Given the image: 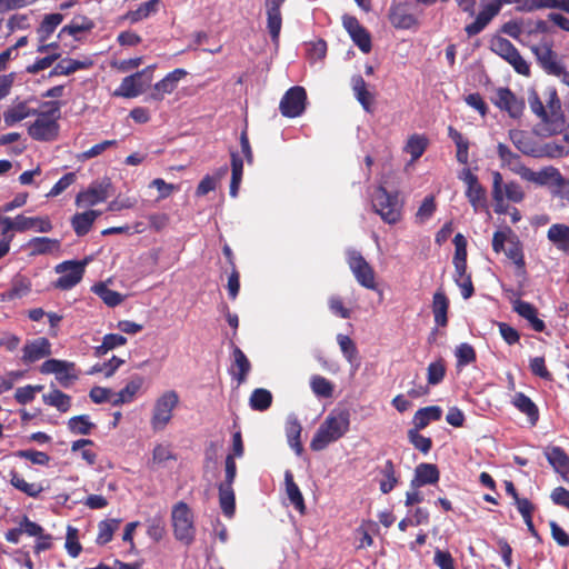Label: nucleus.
<instances>
[{"mask_svg":"<svg viewBox=\"0 0 569 569\" xmlns=\"http://www.w3.org/2000/svg\"><path fill=\"white\" fill-rule=\"evenodd\" d=\"M350 427V412L348 409L332 410L320 425L315 433L310 448L313 451H321L329 443L342 438Z\"/></svg>","mask_w":569,"mask_h":569,"instance_id":"1","label":"nucleus"},{"mask_svg":"<svg viewBox=\"0 0 569 569\" xmlns=\"http://www.w3.org/2000/svg\"><path fill=\"white\" fill-rule=\"evenodd\" d=\"M46 110L38 111L37 119L28 128L29 136L37 141H53L59 136L60 101H47L42 104Z\"/></svg>","mask_w":569,"mask_h":569,"instance_id":"2","label":"nucleus"},{"mask_svg":"<svg viewBox=\"0 0 569 569\" xmlns=\"http://www.w3.org/2000/svg\"><path fill=\"white\" fill-rule=\"evenodd\" d=\"M492 250L496 253L503 251L507 258L517 267L518 274H526L523 247L518 236L510 227H506L503 230H498L493 233Z\"/></svg>","mask_w":569,"mask_h":569,"instance_id":"3","label":"nucleus"},{"mask_svg":"<svg viewBox=\"0 0 569 569\" xmlns=\"http://www.w3.org/2000/svg\"><path fill=\"white\" fill-rule=\"evenodd\" d=\"M528 0H483L481 10L473 22L465 27L468 37H475L482 32L491 20L498 16L503 4H517L516 9L520 12H532L531 9H525Z\"/></svg>","mask_w":569,"mask_h":569,"instance_id":"4","label":"nucleus"},{"mask_svg":"<svg viewBox=\"0 0 569 569\" xmlns=\"http://www.w3.org/2000/svg\"><path fill=\"white\" fill-rule=\"evenodd\" d=\"M371 203L373 211L383 222L395 224L401 220L403 204L399 199V192H389L383 186H379L372 193Z\"/></svg>","mask_w":569,"mask_h":569,"instance_id":"5","label":"nucleus"},{"mask_svg":"<svg viewBox=\"0 0 569 569\" xmlns=\"http://www.w3.org/2000/svg\"><path fill=\"white\" fill-rule=\"evenodd\" d=\"M179 401V395L176 390H167L154 400L150 418V426L154 432L167 428L172 420L173 410L178 407Z\"/></svg>","mask_w":569,"mask_h":569,"instance_id":"6","label":"nucleus"},{"mask_svg":"<svg viewBox=\"0 0 569 569\" xmlns=\"http://www.w3.org/2000/svg\"><path fill=\"white\" fill-rule=\"evenodd\" d=\"M171 517L176 539L187 546L191 545L194 540L196 528L189 506L183 501L178 502L172 508Z\"/></svg>","mask_w":569,"mask_h":569,"instance_id":"7","label":"nucleus"},{"mask_svg":"<svg viewBox=\"0 0 569 569\" xmlns=\"http://www.w3.org/2000/svg\"><path fill=\"white\" fill-rule=\"evenodd\" d=\"M86 261L67 260L54 267L57 273L61 274L53 283L60 290H70L83 278Z\"/></svg>","mask_w":569,"mask_h":569,"instance_id":"8","label":"nucleus"},{"mask_svg":"<svg viewBox=\"0 0 569 569\" xmlns=\"http://www.w3.org/2000/svg\"><path fill=\"white\" fill-rule=\"evenodd\" d=\"M2 222L4 223V231L24 232L34 230L40 233H47L53 229L52 221L48 216L26 217L18 214L14 219L7 218Z\"/></svg>","mask_w":569,"mask_h":569,"instance_id":"9","label":"nucleus"},{"mask_svg":"<svg viewBox=\"0 0 569 569\" xmlns=\"http://www.w3.org/2000/svg\"><path fill=\"white\" fill-rule=\"evenodd\" d=\"M538 66L549 76H559L563 72L562 59L552 49V43L541 42L531 47Z\"/></svg>","mask_w":569,"mask_h":569,"instance_id":"10","label":"nucleus"},{"mask_svg":"<svg viewBox=\"0 0 569 569\" xmlns=\"http://www.w3.org/2000/svg\"><path fill=\"white\" fill-rule=\"evenodd\" d=\"M347 261L355 278L362 287L371 290L377 288L375 270L367 262L361 252L349 250Z\"/></svg>","mask_w":569,"mask_h":569,"instance_id":"11","label":"nucleus"},{"mask_svg":"<svg viewBox=\"0 0 569 569\" xmlns=\"http://www.w3.org/2000/svg\"><path fill=\"white\" fill-rule=\"evenodd\" d=\"M459 179L467 184L466 197L475 212L487 209V190L479 182L478 177L469 168H466L461 171Z\"/></svg>","mask_w":569,"mask_h":569,"instance_id":"12","label":"nucleus"},{"mask_svg":"<svg viewBox=\"0 0 569 569\" xmlns=\"http://www.w3.org/2000/svg\"><path fill=\"white\" fill-rule=\"evenodd\" d=\"M307 102V91L303 87L295 86L286 91L280 100L279 109L283 117L296 118L303 113Z\"/></svg>","mask_w":569,"mask_h":569,"instance_id":"13","label":"nucleus"},{"mask_svg":"<svg viewBox=\"0 0 569 569\" xmlns=\"http://www.w3.org/2000/svg\"><path fill=\"white\" fill-rule=\"evenodd\" d=\"M152 67H148L141 71L130 74L122 79L120 86L113 92L116 97L136 98L141 94L146 87L151 82V74L144 77L148 72L151 73Z\"/></svg>","mask_w":569,"mask_h":569,"instance_id":"14","label":"nucleus"},{"mask_svg":"<svg viewBox=\"0 0 569 569\" xmlns=\"http://www.w3.org/2000/svg\"><path fill=\"white\" fill-rule=\"evenodd\" d=\"M492 103L509 114L510 118L519 119L525 110V100L518 98L509 88L500 87L496 90Z\"/></svg>","mask_w":569,"mask_h":569,"instance_id":"15","label":"nucleus"},{"mask_svg":"<svg viewBox=\"0 0 569 569\" xmlns=\"http://www.w3.org/2000/svg\"><path fill=\"white\" fill-rule=\"evenodd\" d=\"M520 177L538 187H556L558 181H561V172L553 166L543 167L539 171H533L530 168L521 167L518 171Z\"/></svg>","mask_w":569,"mask_h":569,"instance_id":"16","label":"nucleus"},{"mask_svg":"<svg viewBox=\"0 0 569 569\" xmlns=\"http://www.w3.org/2000/svg\"><path fill=\"white\" fill-rule=\"evenodd\" d=\"M342 26L349 33L355 44L363 52L369 53L372 49L369 31L360 24L359 20L349 14L342 17Z\"/></svg>","mask_w":569,"mask_h":569,"instance_id":"17","label":"nucleus"},{"mask_svg":"<svg viewBox=\"0 0 569 569\" xmlns=\"http://www.w3.org/2000/svg\"><path fill=\"white\" fill-rule=\"evenodd\" d=\"M51 353V342L49 339L39 337L24 343L21 360L29 365L49 357Z\"/></svg>","mask_w":569,"mask_h":569,"instance_id":"18","label":"nucleus"},{"mask_svg":"<svg viewBox=\"0 0 569 569\" xmlns=\"http://www.w3.org/2000/svg\"><path fill=\"white\" fill-rule=\"evenodd\" d=\"M110 187V181L108 179L99 182L92 183L87 190L81 191L76 197V204L93 207L100 202H103L109 197L108 189Z\"/></svg>","mask_w":569,"mask_h":569,"instance_id":"19","label":"nucleus"},{"mask_svg":"<svg viewBox=\"0 0 569 569\" xmlns=\"http://www.w3.org/2000/svg\"><path fill=\"white\" fill-rule=\"evenodd\" d=\"M187 76L184 69L177 68L169 72L163 79L153 86V91L150 93L149 99L153 101H162L166 94L172 93L181 79Z\"/></svg>","mask_w":569,"mask_h":569,"instance_id":"20","label":"nucleus"},{"mask_svg":"<svg viewBox=\"0 0 569 569\" xmlns=\"http://www.w3.org/2000/svg\"><path fill=\"white\" fill-rule=\"evenodd\" d=\"M94 27L93 20L87 16H74L68 24L60 29L58 39L63 40L67 36H70L78 41L81 39V33L90 32Z\"/></svg>","mask_w":569,"mask_h":569,"instance_id":"21","label":"nucleus"},{"mask_svg":"<svg viewBox=\"0 0 569 569\" xmlns=\"http://www.w3.org/2000/svg\"><path fill=\"white\" fill-rule=\"evenodd\" d=\"M232 345V363L230 367V375L233 379L237 380L238 385H242L246 382L247 377L251 370V363L244 352L236 346Z\"/></svg>","mask_w":569,"mask_h":569,"instance_id":"22","label":"nucleus"},{"mask_svg":"<svg viewBox=\"0 0 569 569\" xmlns=\"http://www.w3.org/2000/svg\"><path fill=\"white\" fill-rule=\"evenodd\" d=\"M512 309L521 318L526 319L535 331H545L546 323L538 317V310L532 303L516 299L512 302Z\"/></svg>","mask_w":569,"mask_h":569,"instance_id":"23","label":"nucleus"},{"mask_svg":"<svg viewBox=\"0 0 569 569\" xmlns=\"http://www.w3.org/2000/svg\"><path fill=\"white\" fill-rule=\"evenodd\" d=\"M440 472L436 465L422 462L415 469V477L410 485L412 488H420L427 485H435L439 481Z\"/></svg>","mask_w":569,"mask_h":569,"instance_id":"24","label":"nucleus"},{"mask_svg":"<svg viewBox=\"0 0 569 569\" xmlns=\"http://www.w3.org/2000/svg\"><path fill=\"white\" fill-rule=\"evenodd\" d=\"M545 456L556 472L560 473L565 481H568L569 473V456L558 446L547 447Z\"/></svg>","mask_w":569,"mask_h":569,"instance_id":"25","label":"nucleus"},{"mask_svg":"<svg viewBox=\"0 0 569 569\" xmlns=\"http://www.w3.org/2000/svg\"><path fill=\"white\" fill-rule=\"evenodd\" d=\"M267 6V29L274 44L279 43L280 31L282 27L281 3L271 1Z\"/></svg>","mask_w":569,"mask_h":569,"instance_id":"26","label":"nucleus"},{"mask_svg":"<svg viewBox=\"0 0 569 569\" xmlns=\"http://www.w3.org/2000/svg\"><path fill=\"white\" fill-rule=\"evenodd\" d=\"M351 87L357 101L363 110L372 113L375 96L368 90L365 79L360 74L353 76L351 78Z\"/></svg>","mask_w":569,"mask_h":569,"instance_id":"27","label":"nucleus"},{"mask_svg":"<svg viewBox=\"0 0 569 569\" xmlns=\"http://www.w3.org/2000/svg\"><path fill=\"white\" fill-rule=\"evenodd\" d=\"M144 383V378L136 375L131 378L130 381L127 382L124 388H122L119 392L114 393L113 399L111 400L112 406H121L123 403H130L134 400L137 393L140 391Z\"/></svg>","mask_w":569,"mask_h":569,"instance_id":"28","label":"nucleus"},{"mask_svg":"<svg viewBox=\"0 0 569 569\" xmlns=\"http://www.w3.org/2000/svg\"><path fill=\"white\" fill-rule=\"evenodd\" d=\"M389 20L396 29H409L416 23L406 3L392 4L389 10Z\"/></svg>","mask_w":569,"mask_h":569,"instance_id":"29","label":"nucleus"},{"mask_svg":"<svg viewBox=\"0 0 569 569\" xmlns=\"http://www.w3.org/2000/svg\"><path fill=\"white\" fill-rule=\"evenodd\" d=\"M28 248L30 256L51 254L60 251L61 241L56 238L34 237L29 240Z\"/></svg>","mask_w":569,"mask_h":569,"instance_id":"30","label":"nucleus"},{"mask_svg":"<svg viewBox=\"0 0 569 569\" xmlns=\"http://www.w3.org/2000/svg\"><path fill=\"white\" fill-rule=\"evenodd\" d=\"M101 214L99 210L78 212L71 218V227L78 237L86 236L92 228L96 219Z\"/></svg>","mask_w":569,"mask_h":569,"instance_id":"31","label":"nucleus"},{"mask_svg":"<svg viewBox=\"0 0 569 569\" xmlns=\"http://www.w3.org/2000/svg\"><path fill=\"white\" fill-rule=\"evenodd\" d=\"M442 417V409L439 406H428L417 410L412 417V428L425 429L431 422L439 421Z\"/></svg>","mask_w":569,"mask_h":569,"instance_id":"32","label":"nucleus"},{"mask_svg":"<svg viewBox=\"0 0 569 569\" xmlns=\"http://www.w3.org/2000/svg\"><path fill=\"white\" fill-rule=\"evenodd\" d=\"M284 485H286V493L288 496V499L290 503L295 507L299 513L305 515L306 513V503L303 496L298 487V485L295 482L293 475L290 470H287L284 472Z\"/></svg>","mask_w":569,"mask_h":569,"instance_id":"33","label":"nucleus"},{"mask_svg":"<svg viewBox=\"0 0 569 569\" xmlns=\"http://www.w3.org/2000/svg\"><path fill=\"white\" fill-rule=\"evenodd\" d=\"M511 402L520 412L527 416L531 426H535L538 422L539 409L527 395L523 392H516Z\"/></svg>","mask_w":569,"mask_h":569,"instance_id":"34","label":"nucleus"},{"mask_svg":"<svg viewBox=\"0 0 569 569\" xmlns=\"http://www.w3.org/2000/svg\"><path fill=\"white\" fill-rule=\"evenodd\" d=\"M63 20L64 16L60 12L46 14L36 30L38 42L48 41Z\"/></svg>","mask_w":569,"mask_h":569,"instance_id":"35","label":"nucleus"},{"mask_svg":"<svg viewBox=\"0 0 569 569\" xmlns=\"http://www.w3.org/2000/svg\"><path fill=\"white\" fill-rule=\"evenodd\" d=\"M160 6L161 0H148L142 2L137 9L128 11L123 16V19L128 20L130 23H137L156 14L160 10Z\"/></svg>","mask_w":569,"mask_h":569,"instance_id":"36","label":"nucleus"},{"mask_svg":"<svg viewBox=\"0 0 569 569\" xmlns=\"http://www.w3.org/2000/svg\"><path fill=\"white\" fill-rule=\"evenodd\" d=\"M547 237L559 250L569 252V226L563 223L551 224Z\"/></svg>","mask_w":569,"mask_h":569,"instance_id":"37","label":"nucleus"},{"mask_svg":"<svg viewBox=\"0 0 569 569\" xmlns=\"http://www.w3.org/2000/svg\"><path fill=\"white\" fill-rule=\"evenodd\" d=\"M42 401L47 406L54 407L62 413L69 411L71 408V397L53 387L50 392L42 396Z\"/></svg>","mask_w":569,"mask_h":569,"instance_id":"38","label":"nucleus"},{"mask_svg":"<svg viewBox=\"0 0 569 569\" xmlns=\"http://www.w3.org/2000/svg\"><path fill=\"white\" fill-rule=\"evenodd\" d=\"M231 158V181H230V196L237 197L240 183L243 176V159L237 151H230Z\"/></svg>","mask_w":569,"mask_h":569,"instance_id":"39","label":"nucleus"},{"mask_svg":"<svg viewBox=\"0 0 569 569\" xmlns=\"http://www.w3.org/2000/svg\"><path fill=\"white\" fill-rule=\"evenodd\" d=\"M10 483L19 491L23 492L28 497L38 498L43 491V487L37 482H27L17 471H10Z\"/></svg>","mask_w":569,"mask_h":569,"instance_id":"40","label":"nucleus"},{"mask_svg":"<svg viewBox=\"0 0 569 569\" xmlns=\"http://www.w3.org/2000/svg\"><path fill=\"white\" fill-rule=\"evenodd\" d=\"M455 244V254H453V266L455 271L463 273L467 269V239L463 234L457 233L453 238Z\"/></svg>","mask_w":569,"mask_h":569,"instance_id":"41","label":"nucleus"},{"mask_svg":"<svg viewBox=\"0 0 569 569\" xmlns=\"http://www.w3.org/2000/svg\"><path fill=\"white\" fill-rule=\"evenodd\" d=\"M491 196L495 201V212L498 214L508 213V206L505 203L502 191V174L499 171H492Z\"/></svg>","mask_w":569,"mask_h":569,"instance_id":"42","label":"nucleus"},{"mask_svg":"<svg viewBox=\"0 0 569 569\" xmlns=\"http://www.w3.org/2000/svg\"><path fill=\"white\" fill-rule=\"evenodd\" d=\"M429 140L423 134H411L403 148V151L411 156V162L417 161L427 150Z\"/></svg>","mask_w":569,"mask_h":569,"instance_id":"43","label":"nucleus"},{"mask_svg":"<svg viewBox=\"0 0 569 569\" xmlns=\"http://www.w3.org/2000/svg\"><path fill=\"white\" fill-rule=\"evenodd\" d=\"M449 300L443 292H436L432 299V312L435 322L440 327H446L448 323Z\"/></svg>","mask_w":569,"mask_h":569,"instance_id":"44","label":"nucleus"},{"mask_svg":"<svg viewBox=\"0 0 569 569\" xmlns=\"http://www.w3.org/2000/svg\"><path fill=\"white\" fill-rule=\"evenodd\" d=\"M380 473L383 476V479L379 482L380 491L385 495L389 493L399 482L392 460L388 459L385 462L383 467L380 469Z\"/></svg>","mask_w":569,"mask_h":569,"instance_id":"45","label":"nucleus"},{"mask_svg":"<svg viewBox=\"0 0 569 569\" xmlns=\"http://www.w3.org/2000/svg\"><path fill=\"white\" fill-rule=\"evenodd\" d=\"M219 503L226 517H232L236 511V496L232 486L219 485Z\"/></svg>","mask_w":569,"mask_h":569,"instance_id":"46","label":"nucleus"},{"mask_svg":"<svg viewBox=\"0 0 569 569\" xmlns=\"http://www.w3.org/2000/svg\"><path fill=\"white\" fill-rule=\"evenodd\" d=\"M91 62L79 61L74 59H63L58 62L49 72V78L56 76H69L78 70L86 69Z\"/></svg>","mask_w":569,"mask_h":569,"instance_id":"47","label":"nucleus"},{"mask_svg":"<svg viewBox=\"0 0 569 569\" xmlns=\"http://www.w3.org/2000/svg\"><path fill=\"white\" fill-rule=\"evenodd\" d=\"M31 290V283L24 277H16L10 289L2 293V300L12 301L27 296Z\"/></svg>","mask_w":569,"mask_h":569,"instance_id":"48","label":"nucleus"},{"mask_svg":"<svg viewBox=\"0 0 569 569\" xmlns=\"http://www.w3.org/2000/svg\"><path fill=\"white\" fill-rule=\"evenodd\" d=\"M302 427L297 418L289 419L286 425V435L289 446L300 456L303 447L300 440Z\"/></svg>","mask_w":569,"mask_h":569,"instance_id":"49","label":"nucleus"},{"mask_svg":"<svg viewBox=\"0 0 569 569\" xmlns=\"http://www.w3.org/2000/svg\"><path fill=\"white\" fill-rule=\"evenodd\" d=\"M272 393L264 388H257L249 398V406L256 411H266L272 405Z\"/></svg>","mask_w":569,"mask_h":569,"instance_id":"50","label":"nucleus"},{"mask_svg":"<svg viewBox=\"0 0 569 569\" xmlns=\"http://www.w3.org/2000/svg\"><path fill=\"white\" fill-rule=\"evenodd\" d=\"M120 519H107L98 523V536L96 539L97 545L104 546L113 538V533L118 530Z\"/></svg>","mask_w":569,"mask_h":569,"instance_id":"51","label":"nucleus"},{"mask_svg":"<svg viewBox=\"0 0 569 569\" xmlns=\"http://www.w3.org/2000/svg\"><path fill=\"white\" fill-rule=\"evenodd\" d=\"M490 50L503 60L508 61L518 49L506 38L493 36L490 40Z\"/></svg>","mask_w":569,"mask_h":569,"instance_id":"52","label":"nucleus"},{"mask_svg":"<svg viewBox=\"0 0 569 569\" xmlns=\"http://www.w3.org/2000/svg\"><path fill=\"white\" fill-rule=\"evenodd\" d=\"M92 291L109 307H116L123 301L120 292L110 289L103 282L96 283Z\"/></svg>","mask_w":569,"mask_h":569,"instance_id":"53","label":"nucleus"},{"mask_svg":"<svg viewBox=\"0 0 569 569\" xmlns=\"http://www.w3.org/2000/svg\"><path fill=\"white\" fill-rule=\"evenodd\" d=\"M38 110L28 108L24 102L17 104L16 107L7 110L3 114L4 122L7 126H12L30 116H36Z\"/></svg>","mask_w":569,"mask_h":569,"instance_id":"54","label":"nucleus"},{"mask_svg":"<svg viewBox=\"0 0 569 569\" xmlns=\"http://www.w3.org/2000/svg\"><path fill=\"white\" fill-rule=\"evenodd\" d=\"M93 428H96V425L90 421L88 415L74 416L68 420V429L73 435L87 436L91 433Z\"/></svg>","mask_w":569,"mask_h":569,"instance_id":"55","label":"nucleus"},{"mask_svg":"<svg viewBox=\"0 0 569 569\" xmlns=\"http://www.w3.org/2000/svg\"><path fill=\"white\" fill-rule=\"evenodd\" d=\"M525 9L533 11L556 9L569 14V0H528Z\"/></svg>","mask_w":569,"mask_h":569,"instance_id":"56","label":"nucleus"},{"mask_svg":"<svg viewBox=\"0 0 569 569\" xmlns=\"http://www.w3.org/2000/svg\"><path fill=\"white\" fill-rule=\"evenodd\" d=\"M310 387L312 392L320 398H331L335 390L332 382L320 375L311 377Z\"/></svg>","mask_w":569,"mask_h":569,"instance_id":"57","label":"nucleus"},{"mask_svg":"<svg viewBox=\"0 0 569 569\" xmlns=\"http://www.w3.org/2000/svg\"><path fill=\"white\" fill-rule=\"evenodd\" d=\"M421 429L410 428L408 430V440L413 446V448L420 451L423 455L429 453L432 448V440L429 437H425L419 431Z\"/></svg>","mask_w":569,"mask_h":569,"instance_id":"58","label":"nucleus"},{"mask_svg":"<svg viewBox=\"0 0 569 569\" xmlns=\"http://www.w3.org/2000/svg\"><path fill=\"white\" fill-rule=\"evenodd\" d=\"M76 365L60 359H48L40 366V372L42 375H60L61 371L74 370Z\"/></svg>","mask_w":569,"mask_h":569,"instance_id":"59","label":"nucleus"},{"mask_svg":"<svg viewBox=\"0 0 569 569\" xmlns=\"http://www.w3.org/2000/svg\"><path fill=\"white\" fill-rule=\"evenodd\" d=\"M455 356L457 358L458 368L473 363L477 359L475 348L467 342L460 343L456 347Z\"/></svg>","mask_w":569,"mask_h":569,"instance_id":"60","label":"nucleus"},{"mask_svg":"<svg viewBox=\"0 0 569 569\" xmlns=\"http://www.w3.org/2000/svg\"><path fill=\"white\" fill-rule=\"evenodd\" d=\"M446 376V365L443 359H438L429 363L427 368V380L431 386L439 385Z\"/></svg>","mask_w":569,"mask_h":569,"instance_id":"61","label":"nucleus"},{"mask_svg":"<svg viewBox=\"0 0 569 569\" xmlns=\"http://www.w3.org/2000/svg\"><path fill=\"white\" fill-rule=\"evenodd\" d=\"M337 341L345 358L352 363L358 357V349L353 340L347 335L339 333Z\"/></svg>","mask_w":569,"mask_h":569,"instance_id":"62","label":"nucleus"},{"mask_svg":"<svg viewBox=\"0 0 569 569\" xmlns=\"http://www.w3.org/2000/svg\"><path fill=\"white\" fill-rule=\"evenodd\" d=\"M528 103L530 107V110L542 121V122H550V118L548 116V111L546 107L543 106L539 94L537 91L532 90L529 92L528 96Z\"/></svg>","mask_w":569,"mask_h":569,"instance_id":"63","label":"nucleus"},{"mask_svg":"<svg viewBox=\"0 0 569 569\" xmlns=\"http://www.w3.org/2000/svg\"><path fill=\"white\" fill-rule=\"evenodd\" d=\"M453 279L457 286L461 289L463 299H469L475 293L471 274L467 272V269L463 273L455 271Z\"/></svg>","mask_w":569,"mask_h":569,"instance_id":"64","label":"nucleus"}]
</instances>
